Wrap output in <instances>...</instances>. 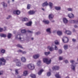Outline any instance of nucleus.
I'll list each match as a JSON object with an SVG mask.
<instances>
[{"label":"nucleus","mask_w":78,"mask_h":78,"mask_svg":"<svg viewBox=\"0 0 78 78\" xmlns=\"http://www.w3.org/2000/svg\"><path fill=\"white\" fill-rule=\"evenodd\" d=\"M28 68L30 70H34L35 67L34 65L33 64H29L27 65Z\"/></svg>","instance_id":"nucleus-1"},{"label":"nucleus","mask_w":78,"mask_h":78,"mask_svg":"<svg viewBox=\"0 0 78 78\" xmlns=\"http://www.w3.org/2000/svg\"><path fill=\"white\" fill-rule=\"evenodd\" d=\"M43 61L44 62L46 63L47 64H50L51 63V59H50L48 61V59L47 58H43Z\"/></svg>","instance_id":"nucleus-2"},{"label":"nucleus","mask_w":78,"mask_h":78,"mask_svg":"<svg viewBox=\"0 0 78 78\" xmlns=\"http://www.w3.org/2000/svg\"><path fill=\"white\" fill-rule=\"evenodd\" d=\"M69 38L66 37H63L62 39V41L64 43H67L69 42Z\"/></svg>","instance_id":"nucleus-3"},{"label":"nucleus","mask_w":78,"mask_h":78,"mask_svg":"<svg viewBox=\"0 0 78 78\" xmlns=\"http://www.w3.org/2000/svg\"><path fill=\"white\" fill-rule=\"evenodd\" d=\"M0 60L1 61H2L3 62H4V63H2V62H1L0 63V66H1V65H2V66H4V65H5V62H6V60L4 59V58H0Z\"/></svg>","instance_id":"nucleus-4"},{"label":"nucleus","mask_w":78,"mask_h":78,"mask_svg":"<svg viewBox=\"0 0 78 78\" xmlns=\"http://www.w3.org/2000/svg\"><path fill=\"white\" fill-rule=\"evenodd\" d=\"M15 62H16V66L18 67L21 66V63L20 62V60L16 59L15 60Z\"/></svg>","instance_id":"nucleus-5"},{"label":"nucleus","mask_w":78,"mask_h":78,"mask_svg":"<svg viewBox=\"0 0 78 78\" xmlns=\"http://www.w3.org/2000/svg\"><path fill=\"white\" fill-rule=\"evenodd\" d=\"M48 48L50 51H54V48L52 47H50V46H49L48 47Z\"/></svg>","instance_id":"nucleus-6"},{"label":"nucleus","mask_w":78,"mask_h":78,"mask_svg":"<svg viewBox=\"0 0 78 78\" xmlns=\"http://www.w3.org/2000/svg\"><path fill=\"white\" fill-rule=\"evenodd\" d=\"M63 22L65 24H67L68 23V20L65 18H64L63 19Z\"/></svg>","instance_id":"nucleus-7"},{"label":"nucleus","mask_w":78,"mask_h":78,"mask_svg":"<svg viewBox=\"0 0 78 78\" xmlns=\"http://www.w3.org/2000/svg\"><path fill=\"white\" fill-rule=\"evenodd\" d=\"M68 16L69 17L70 19H72V18H73V17H74V15L72 13H71L70 14H68Z\"/></svg>","instance_id":"nucleus-8"},{"label":"nucleus","mask_w":78,"mask_h":78,"mask_svg":"<svg viewBox=\"0 0 78 78\" xmlns=\"http://www.w3.org/2000/svg\"><path fill=\"white\" fill-rule=\"evenodd\" d=\"M52 69L53 70H57L58 69H59V67L57 66H54L52 68Z\"/></svg>","instance_id":"nucleus-9"},{"label":"nucleus","mask_w":78,"mask_h":78,"mask_svg":"<svg viewBox=\"0 0 78 78\" xmlns=\"http://www.w3.org/2000/svg\"><path fill=\"white\" fill-rule=\"evenodd\" d=\"M65 33L67 34V35H71L72 34V32H71L69 30H66Z\"/></svg>","instance_id":"nucleus-10"},{"label":"nucleus","mask_w":78,"mask_h":78,"mask_svg":"<svg viewBox=\"0 0 78 78\" xmlns=\"http://www.w3.org/2000/svg\"><path fill=\"white\" fill-rule=\"evenodd\" d=\"M53 17H54L53 15L50 14L49 15L48 18L50 20H51V19H53Z\"/></svg>","instance_id":"nucleus-11"},{"label":"nucleus","mask_w":78,"mask_h":78,"mask_svg":"<svg viewBox=\"0 0 78 78\" xmlns=\"http://www.w3.org/2000/svg\"><path fill=\"white\" fill-rule=\"evenodd\" d=\"M39 56H40V55H39V54H37V55H34L33 56V58L34 59H37V58H38Z\"/></svg>","instance_id":"nucleus-12"},{"label":"nucleus","mask_w":78,"mask_h":78,"mask_svg":"<svg viewBox=\"0 0 78 78\" xmlns=\"http://www.w3.org/2000/svg\"><path fill=\"white\" fill-rule=\"evenodd\" d=\"M28 13H29V14L33 15V14H34V13H35V12H34V11L30 10L29 12H28Z\"/></svg>","instance_id":"nucleus-13"},{"label":"nucleus","mask_w":78,"mask_h":78,"mask_svg":"<svg viewBox=\"0 0 78 78\" xmlns=\"http://www.w3.org/2000/svg\"><path fill=\"white\" fill-rule=\"evenodd\" d=\"M2 5L3 6L4 8H5V7H7V4L6 3L3 2L1 3Z\"/></svg>","instance_id":"nucleus-14"},{"label":"nucleus","mask_w":78,"mask_h":78,"mask_svg":"<svg viewBox=\"0 0 78 78\" xmlns=\"http://www.w3.org/2000/svg\"><path fill=\"white\" fill-rule=\"evenodd\" d=\"M51 28H48L46 30V31L47 33H48L49 34H51Z\"/></svg>","instance_id":"nucleus-15"},{"label":"nucleus","mask_w":78,"mask_h":78,"mask_svg":"<svg viewBox=\"0 0 78 78\" xmlns=\"http://www.w3.org/2000/svg\"><path fill=\"white\" fill-rule=\"evenodd\" d=\"M0 36L2 37H4L5 38L6 37V35L4 34H0Z\"/></svg>","instance_id":"nucleus-16"},{"label":"nucleus","mask_w":78,"mask_h":78,"mask_svg":"<svg viewBox=\"0 0 78 78\" xmlns=\"http://www.w3.org/2000/svg\"><path fill=\"white\" fill-rule=\"evenodd\" d=\"M71 69L73 70L74 71L75 70V67H76V66L75 65L74 66L73 64H72V65L71 66Z\"/></svg>","instance_id":"nucleus-17"},{"label":"nucleus","mask_w":78,"mask_h":78,"mask_svg":"<svg viewBox=\"0 0 78 78\" xmlns=\"http://www.w3.org/2000/svg\"><path fill=\"white\" fill-rule=\"evenodd\" d=\"M31 23H32V22L31 21H30L29 23H26L25 25L28 26H31Z\"/></svg>","instance_id":"nucleus-18"},{"label":"nucleus","mask_w":78,"mask_h":78,"mask_svg":"<svg viewBox=\"0 0 78 78\" xmlns=\"http://www.w3.org/2000/svg\"><path fill=\"white\" fill-rule=\"evenodd\" d=\"M21 60L23 62H26V59L24 57H22L21 58Z\"/></svg>","instance_id":"nucleus-19"},{"label":"nucleus","mask_w":78,"mask_h":78,"mask_svg":"<svg viewBox=\"0 0 78 78\" xmlns=\"http://www.w3.org/2000/svg\"><path fill=\"white\" fill-rule=\"evenodd\" d=\"M55 76L56 78H61V76L59 74L57 73L55 74Z\"/></svg>","instance_id":"nucleus-20"},{"label":"nucleus","mask_w":78,"mask_h":78,"mask_svg":"<svg viewBox=\"0 0 78 78\" xmlns=\"http://www.w3.org/2000/svg\"><path fill=\"white\" fill-rule=\"evenodd\" d=\"M47 5H48V3L47 2H46L43 3L42 5V6L44 7L45 6H47Z\"/></svg>","instance_id":"nucleus-21"},{"label":"nucleus","mask_w":78,"mask_h":78,"mask_svg":"<svg viewBox=\"0 0 78 78\" xmlns=\"http://www.w3.org/2000/svg\"><path fill=\"white\" fill-rule=\"evenodd\" d=\"M11 36H12V34H8L7 35V37L8 39H10L11 37Z\"/></svg>","instance_id":"nucleus-22"},{"label":"nucleus","mask_w":78,"mask_h":78,"mask_svg":"<svg viewBox=\"0 0 78 78\" xmlns=\"http://www.w3.org/2000/svg\"><path fill=\"white\" fill-rule=\"evenodd\" d=\"M44 53L45 56H48V55L50 54V52H45Z\"/></svg>","instance_id":"nucleus-23"},{"label":"nucleus","mask_w":78,"mask_h":78,"mask_svg":"<svg viewBox=\"0 0 78 78\" xmlns=\"http://www.w3.org/2000/svg\"><path fill=\"white\" fill-rule=\"evenodd\" d=\"M57 34L58 36H61L62 35V32L61 31H58L57 32Z\"/></svg>","instance_id":"nucleus-24"},{"label":"nucleus","mask_w":78,"mask_h":78,"mask_svg":"<svg viewBox=\"0 0 78 78\" xmlns=\"http://www.w3.org/2000/svg\"><path fill=\"white\" fill-rule=\"evenodd\" d=\"M43 72V69H41L38 73V75H41L42 74V73Z\"/></svg>","instance_id":"nucleus-25"},{"label":"nucleus","mask_w":78,"mask_h":78,"mask_svg":"<svg viewBox=\"0 0 78 78\" xmlns=\"http://www.w3.org/2000/svg\"><path fill=\"white\" fill-rule=\"evenodd\" d=\"M27 75H28V72H27V71H25L23 72V76H27Z\"/></svg>","instance_id":"nucleus-26"},{"label":"nucleus","mask_w":78,"mask_h":78,"mask_svg":"<svg viewBox=\"0 0 78 78\" xmlns=\"http://www.w3.org/2000/svg\"><path fill=\"white\" fill-rule=\"evenodd\" d=\"M30 76L32 78H36V75L34 74H32L30 75Z\"/></svg>","instance_id":"nucleus-27"},{"label":"nucleus","mask_w":78,"mask_h":78,"mask_svg":"<svg viewBox=\"0 0 78 78\" xmlns=\"http://www.w3.org/2000/svg\"><path fill=\"white\" fill-rule=\"evenodd\" d=\"M28 18H24L22 19V21H23V22H24L25 21H28Z\"/></svg>","instance_id":"nucleus-28"},{"label":"nucleus","mask_w":78,"mask_h":78,"mask_svg":"<svg viewBox=\"0 0 78 78\" xmlns=\"http://www.w3.org/2000/svg\"><path fill=\"white\" fill-rule=\"evenodd\" d=\"M49 5L50 6V9H52V6H53V3H52L51 2H50Z\"/></svg>","instance_id":"nucleus-29"},{"label":"nucleus","mask_w":78,"mask_h":78,"mask_svg":"<svg viewBox=\"0 0 78 78\" xmlns=\"http://www.w3.org/2000/svg\"><path fill=\"white\" fill-rule=\"evenodd\" d=\"M63 47L64 50H66L68 49V45H64Z\"/></svg>","instance_id":"nucleus-30"},{"label":"nucleus","mask_w":78,"mask_h":78,"mask_svg":"<svg viewBox=\"0 0 78 78\" xmlns=\"http://www.w3.org/2000/svg\"><path fill=\"white\" fill-rule=\"evenodd\" d=\"M55 9L56 10L58 11L61 10V7H55Z\"/></svg>","instance_id":"nucleus-31"},{"label":"nucleus","mask_w":78,"mask_h":78,"mask_svg":"<svg viewBox=\"0 0 78 78\" xmlns=\"http://www.w3.org/2000/svg\"><path fill=\"white\" fill-rule=\"evenodd\" d=\"M17 11H13V14H17V15H19L20 14V13L19 12V13H17Z\"/></svg>","instance_id":"nucleus-32"},{"label":"nucleus","mask_w":78,"mask_h":78,"mask_svg":"<svg viewBox=\"0 0 78 78\" xmlns=\"http://www.w3.org/2000/svg\"><path fill=\"white\" fill-rule=\"evenodd\" d=\"M43 22L45 24H48L49 23V21L48 20L43 21Z\"/></svg>","instance_id":"nucleus-33"},{"label":"nucleus","mask_w":78,"mask_h":78,"mask_svg":"<svg viewBox=\"0 0 78 78\" xmlns=\"http://www.w3.org/2000/svg\"><path fill=\"white\" fill-rule=\"evenodd\" d=\"M55 45H59V42H58V41L57 40L55 41Z\"/></svg>","instance_id":"nucleus-34"},{"label":"nucleus","mask_w":78,"mask_h":78,"mask_svg":"<svg viewBox=\"0 0 78 78\" xmlns=\"http://www.w3.org/2000/svg\"><path fill=\"white\" fill-rule=\"evenodd\" d=\"M41 64V60H39L37 62V66H40V64Z\"/></svg>","instance_id":"nucleus-35"},{"label":"nucleus","mask_w":78,"mask_h":78,"mask_svg":"<svg viewBox=\"0 0 78 78\" xmlns=\"http://www.w3.org/2000/svg\"><path fill=\"white\" fill-rule=\"evenodd\" d=\"M21 32L22 33H26V30L25 29L22 30H21Z\"/></svg>","instance_id":"nucleus-36"},{"label":"nucleus","mask_w":78,"mask_h":78,"mask_svg":"<svg viewBox=\"0 0 78 78\" xmlns=\"http://www.w3.org/2000/svg\"><path fill=\"white\" fill-rule=\"evenodd\" d=\"M17 46L18 47H19V48H23V47H22V46L20 44H17Z\"/></svg>","instance_id":"nucleus-37"},{"label":"nucleus","mask_w":78,"mask_h":78,"mask_svg":"<svg viewBox=\"0 0 78 78\" xmlns=\"http://www.w3.org/2000/svg\"><path fill=\"white\" fill-rule=\"evenodd\" d=\"M51 75V73L49 72L47 73V76H50Z\"/></svg>","instance_id":"nucleus-38"},{"label":"nucleus","mask_w":78,"mask_h":78,"mask_svg":"<svg viewBox=\"0 0 78 78\" xmlns=\"http://www.w3.org/2000/svg\"><path fill=\"white\" fill-rule=\"evenodd\" d=\"M71 21L73 23H76V20H71Z\"/></svg>","instance_id":"nucleus-39"},{"label":"nucleus","mask_w":78,"mask_h":78,"mask_svg":"<svg viewBox=\"0 0 78 78\" xmlns=\"http://www.w3.org/2000/svg\"><path fill=\"white\" fill-rule=\"evenodd\" d=\"M67 10L68 11H73L72 9L71 8H68Z\"/></svg>","instance_id":"nucleus-40"},{"label":"nucleus","mask_w":78,"mask_h":78,"mask_svg":"<svg viewBox=\"0 0 78 78\" xmlns=\"http://www.w3.org/2000/svg\"><path fill=\"white\" fill-rule=\"evenodd\" d=\"M58 53L59 54H61V53H62V50H61V49H59L58 50Z\"/></svg>","instance_id":"nucleus-41"},{"label":"nucleus","mask_w":78,"mask_h":78,"mask_svg":"<svg viewBox=\"0 0 78 78\" xmlns=\"http://www.w3.org/2000/svg\"><path fill=\"white\" fill-rule=\"evenodd\" d=\"M36 35H39V34H41V32H38L35 33Z\"/></svg>","instance_id":"nucleus-42"},{"label":"nucleus","mask_w":78,"mask_h":78,"mask_svg":"<svg viewBox=\"0 0 78 78\" xmlns=\"http://www.w3.org/2000/svg\"><path fill=\"white\" fill-rule=\"evenodd\" d=\"M31 5L30 4H28L27 6V9H30V6Z\"/></svg>","instance_id":"nucleus-43"},{"label":"nucleus","mask_w":78,"mask_h":78,"mask_svg":"<svg viewBox=\"0 0 78 78\" xmlns=\"http://www.w3.org/2000/svg\"><path fill=\"white\" fill-rule=\"evenodd\" d=\"M1 52L2 53H5V50L4 49H2L1 51Z\"/></svg>","instance_id":"nucleus-44"},{"label":"nucleus","mask_w":78,"mask_h":78,"mask_svg":"<svg viewBox=\"0 0 78 78\" xmlns=\"http://www.w3.org/2000/svg\"><path fill=\"white\" fill-rule=\"evenodd\" d=\"M27 32L28 33H33V31H30L29 30H27Z\"/></svg>","instance_id":"nucleus-45"},{"label":"nucleus","mask_w":78,"mask_h":78,"mask_svg":"<svg viewBox=\"0 0 78 78\" xmlns=\"http://www.w3.org/2000/svg\"><path fill=\"white\" fill-rule=\"evenodd\" d=\"M72 41L73 42H76V39H75L74 38H73L72 39Z\"/></svg>","instance_id":"nucleus-46"},{"label":"nucleus","mask_w":78,"mask_h":78,"mask_svg":"<svg viewBox=\"0 0 78 78\" xmlns=\"http://www.w3.org/2000/svg\"><path fill=\"white\" fill-rule=\"evenodd\" d=\"M3 71H0V75H1L3 74Z\"/></svg>","instance_id":"nucleus-47"},{"label":"nucleus","mask_w":78,"mask_h":78,"mask_svg":"<svg viewBox=\"0 0 78 78\" xmlns=\"http://www.w3.org/2000/svg\"><path fill=\"white\" fill-rule=\"evenodd\" d=\"M59 59L60 61H61V60H62V57L60 56L59 58Z\"/></svg>","instance_id":"nucleus-48"},{"label":"nucleus","mask_w":78,"mask_h":78,"mask_svg":"<svg viewBox=\"0 0 78 78\" xmlns=\"http://www.w3.org/2000/svg\"><path fill=\"white\" fill-rule=\"evenodd\" d=\"M55 50H58V47L56 45H55Z\"/></svg>","instance_id":"nucleus-49"},{"label":"nucleus","mask_w":78,"mask_h":78,"mask_svg":"<svg viewBox=\"0 0 78 78\" xmlns=\"http://www.w3.org/2000/svg\"><path fill=\"white\" fill-rule=\"evenodd\" d=\"M70 62L71 63H72V64H73V63L75 62V61L74 60H71Z\"/></svg>","instance_id":"nucleus-50"},{"label":"nucleus","mask_w":78,"mask_h":78,"mask_svg":"<svg viewBox=\"0 0 78 78\" xmlns=\"http://www.w3.org/2000/svg\"><path fill=\"white\" fill-rule=\"evenodd\" d=\"M18 36H19V35H17V37H18ZM19 36L20 37L19 38H18V39H19L20 40H21L22 38H21V37H20V35H19Z\"/></svg>","instance_id":"nucleus-51"},{"label":"nucleus","mask_w":78,"mask_h":78,"mask_svg":"<svg viewBox=\"0 0 78 78\" xmlns=\"http://www.w3.org/2000/svg\"><path fill=\"white\" fill-rule=\"evenodd\" d=\"M11 17V16H9L8 17L6 18V19H9Z\"/></svg>","instance_id":"nucleus-52"},{"label":"nucleus","mask_w":78,"mask_h":78,"mask_svg":"<svg viewBox=\"0 0 78 78\" xmlns=\"http://www.w3.org/2000/svg\"><path fill=\"white\" fill-rule=\"evenodd\" d=\"M3 28H2L0 27V32H2V31H3Z\"/></svg>","instance_id":"nucleus-53"},{"label":"nucleus","mask_w":78,"mask_h":78,"mask_svg":"<svg viewBox=\"0 0 78 78\" xmlns=\"http://www.w3.org/2000/svg\"><path fill=\"white\" fill-rule=\"evenodd\" d=\"M15 72L16 73L18 74V69H16L15 70Z\"/></svg>","instance_id":"nucleus-54"},{"label":"nucleus","mask_w":78,"mask_h":78,"mask_svg":"<svg viewBox=\"0 0 78 78\" xmlns=\"http://www.w3.org/2000/svg\"><path fill=\"white\" fill-rule=\"evenodd\" d=\"M16 11H17V14H19V12L20 13V11L19 10H16Z\"/></svg>","instance_id":"nucleus-55"},{"label":"nucleus","mask_w":78,"mask_h":78,"mask_svg":"<svg viewBox=\"0 0 78 78\" xmlns=\"http://www.w3.org/2000/svg\"><path fill=\"white\" fill-rule=\"evenodd\" d=\"M22 51L21 50H19L18 51V52H20L21 53H22Z\"/></svg>","instance_id":"nucleus-56"},{"label":"nucleus","mask_w":78,"mask_h":78,"mask_svg":"<svg viewBox=\"0 0 78 78\" xmlns=\"http://www.w3.org/2000/svg\"><path fill=\"white\" fill-rule=\"evenodd\" d=\"M64 62H65V63H68V62H68V61H67V60H65L64 61Z\"/></svg>","instance_id":"nucleus-57"},{"label":"nucleus","mask_w":78,"mask_h":78,"mask_svg":"<svg viewBox=\"0 0 78 78\" xmlns=\"http://www.w3.org/2000/svg\"><path fill=\"white\" fill-rule=\"evenodd\" d=\"M27 53V52H26V51H24L22 52V53H23V54H25V53Z\"/></svg>","instance_id":"nucleus-58"},{"label":"nucleus","mask_w":78,"mask_h":78,"mask_svg":"<svg viewBox=\"0 0 78 78\" xmlns=\"http://www.w3.org/2000/svg\"><path fill=\"white\" fill-rule=\"evenodd\" d=\"M4 28H5V29L3 30V31H5L6 30V27H4Z\"/></svg>","instance_id":"nucleus-59"},{"label":"nucleus","mask_w":78,"mask_h":78,"mask_svg":"<svg viewBox=\"0 0 78 78\" xmlns=\"http://www.w3.org/2000/svg\"><path fill=\"white\" fill-rule=\"evenodd\" d=\"M74 27L75 28H77V27H78V26L76 25H74Z\"/></svg>","instance_id":"nucleus-60"},{"label":"nucleus","mask_w":78,"mask_h":78,"mask_svg":"<svg viewBox=\"0 0 78 78\" xmlns=\"http://www.w3.org/2000/svg\"><path fill=\"white\" fill-rule=\"evenodd\" d=\"M76 23L78 24V20H76Z\"/></svg>","instance_id":"nucleus-61"},{"label":"nucleus","mask_w":78,"mask_h":78,"mask_svg":"<svg viewBox=\"0 0 78 78\" xmlns=\"http://www.w3.org/2000/svg\"><path fill=\"white\" fill-rule=\"evenodd\" d=\"M73 31H74V32H75V30L74 29L73 30Z\"/></svg>","instance_id":"nucleus-62"},{"label":"nucleus","mask_w":78,"mask_h":78,"mask_svg":"<svg viewBox=\"0 0 78 78\" xmlns=\"http://www.w3.org/2000/svg\"><path fill=\"white\" fill-rule=\"evenodd\" d=\"M51 22H53V23L55 22V21L52 20V21H51Z\"/></svg>","instance_id":"nucleus-63"},{"label":"nucleus","mask_w":78,"mask_h":78,"mask_svg":"<svg viewBox=\"0 0 78 78\" xmlns=\"http://www.w3.org/2000/svg\"><path fill=\"white\" fill-rule=\"evenodd\" d=\"M66 78H70L69 76H67Z\"/></svg>","instance_id":"nucleus-64"}]
</instances>
